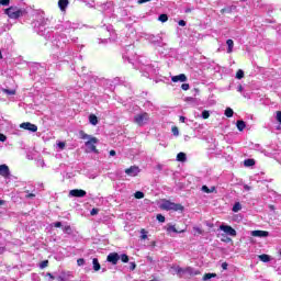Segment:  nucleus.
I'll use <instances>...</instances> for the list:
<instances>
[{
	"label": "nucleus",
	"mask_w": 281,
	"mask_h": 281,
	"mask_svg": "<svg viewBox=\"0 0 281 281\" xmlns=\"http://www.w3.org/2000/svg\"><path fill=\"white\" fill-rule=\"evenodd\" d=\"M4 14L9 19H20L21 23H27L31 21V27L35 34L43 36L46 41H50L52 49L55 52L46 63H31L30 77L32 80L37 82H44L47 77V70L52 65H55L60 60V56H71L74 53V47L77 52H81L85 48V45L80 44V38L74 35H67L69 32H75L80 27V24L74 23L71 21H65L61 24H57L54 31L53 27H49V19L45 16V12L34 11L32 9H19L16 7H9L4 10Z\"/></svg>",
	"instance_id": "1"
},
{
	"label": "nucleus",
	"mask_w": 281,
	"mask_h": 281,
	"mask_svg": "<svg viewBox=\"0 0 281 281\" xmlns=\"http://www.w3.org/2000/svg\"><path fill=\"white\" fill-rule=\"evenodd\" d=\"M138 60V69L142 71L145 78H153V76H157L159 74V65L158 64H149L148 60L144 57H137Z\"/></svg>",
	"instance_id": "2"
},
{
	"label": "nucleus",
	"mask_w": 281,
	"mask_h": 281,
	"mask_svg": "<svg viewBox=\"0 0 281 281\" xmlns=\"http://www.w3.org/2000/svg\"><path fill=\"white\" fill-rule=\"evenodd\" d=\"M100 12L103 14V25L104 23H108V25H111L110 21L111 19H117V15L115 14V4L113 1H109L105 3H102L99 5Z\"/></svg>",
	"instance_id": "3"
},
{
	"label": "nucleus",
	"mask_w": 281,
	"mask_h": 281,
	"mask_svg": "<svg viewBox=\"0 0 281 281\" xmlns=\"http://www.w3.org/2000/svg\"><path fill=\"white\" fill-rule=\"evenodd\" d=\"M146 41H148V43H150V45H153L154 47H161L162 49H165V52H160V56H166L168 54V49H166V47H168V44L164 42V37L161 36V34L147 35Z\"/></svg>",
	"instance_id": "4"
},
{
	"label": "nucleus",
	"mask_w": 281,
	"mask_h": 281,
	"mask_svg": "<svg viewBox=\"0 0 281 281\" xmlns=\"http://www.w3.org/2000/svg\"><path fill=\"white\" fill-rule=\"evenodd\" d=\"M122 58L124 63H128L130 65L135 66V60L137 58V54H135V45L130 44L125 46L122 52Z\"/></svg>",
	"instance_id": "5"
},
{
	"label": "nucleus",
	"mask_w": 281,
	"mask_h": 281,
	"mask_svg": "<svg viewBox=\"0 0 281 281\" xmlns=\"http://www.w3.org/2000/svg\"><path fill=\"white\" fill-rule=\"evenodd\" d=\"M79 135H80V139H88L85 143V146L87 148H89L92 153H98V148L95 147V144H98V142H100V140L95 136H91V135L85 133V131H80Z\"/></svg>",
	"instance_id": "6"
},
{
	"label": "nucleus",
	"mask_w": 281,
	"mask_h": 281,
	"mask_svg": "<svg viewBox=\"0 0 281 281\" xmlns=\"http://www.w3.org/2000/svg\"><path fill=\"white\" fill-rule=\"evenodd\" d=\"M124 262V263H128V255L126 254H121L120 252H110L106 256V262H109L110 265H112L113 267H115V265H117V262Z\"/></svg>",
	"instance_id": "7"
},
{
	"label": "nucleus",
	"mask_w": 281,
	"mask_h": 281,
	"mask_svg": "<svg viewBox=\"0 0 281 281\" xmlns=\"http://www.w3.org/2000/svg\"><path fill=\"white\" fill-rule=\"evenodd\" d=\"M103 27H104L103 30H106L110 37H108V38H98V44L99 45H109V43H111V42H113L117 38V34L115 33V30H113L112 24L106 25V23H104Z\"/></svg>",
	"instance_id": "8"
},
{
	"label": "nucleus",
	"mask_w": 281,
	"mask_h": 281,
	"mask_svg": "<svg viewBox=\"0 0 281 281\" xmlns=\"http://www.w3.org/2000/svg\"><path fill=\"white\" fill-rule=\"evenodd\" d=\"M160 209L166 210V212H183L186 210L183 205L171 202L170 200H162Z\"/></svg>",
	"instance_id": "9"
},
{
	"label": "nucleus",
	"mask_w": 281,
	"mask_h": 281,
	"mask_svg": "<svg viewBox=\"0 0 281 281\" xmlns=\"http://www.w3.org/2000/svg\"><path fill=\"white\" fill-rule=\"evenodd\" d=\"M120 82V78L114 79H100V86L103 87V89H109V91H113L115 89V85Z\"/></svg>",
	"instance_id": "10"
},
{
	"label": "nucleus",
	"mask_w": 281,
	"mask_h": 281,
	"mask_svg": "<svg viewBox=\"0 0 281 281\" xmlns=\"http://www.w3.org/2000/svg\"><path fill=\"white\" fill-rule=\"evenodd\" d=\"M149 120L150 114H148V112H142L134 116V123L137 124V126H145V124L149 122Z\"/></svg>",
	"instance_id": "11"
},
{
	"label": "nucleus",
	"mask_w": 281,
	"mask_h": 281,
	"mask_svg": "<svg viewBox=\"0 0 281 281\" xmlns=\"http://www.w3.org/2000/svg\"><path fill=\"white\" fill-rule=\"evenodd\" d=\"M117 13L125 23H135V16L131 15L125 8H119Z\"/></svg>",
	"instance_id": "12"
},
{
	"label": "nucleus",
	"mask_w": 281,
	"mask_h": 281,
	"mask_svg": "<svg viewBox=\"0 0 281 281\" xmlns=\"http://www.w3.org/2000/svg\"><path fill=\"white\" fill-rule=\"evenodd\" d=\"M220 231L224 232L225 236H231L232 238H236V236H238V233L234 229V227L227 224H221Z\"/></svg>",
	"instance_id": "13"
},
{
	"label": "nucleus",
	"mask_w": 281,
	"mask_h": 281,
	"mask_svg": "<svg viewBox=\"0 0 281 281\" xmlns=\"http://www.w3.org/2000/svg\"><path fill=\"white\" fill-rule=\"evenodd\" d=\"M69 196L75 199H85V196H87V191L82 189H72L69 191Z\"/></svg>",
	"instance_id": "14"
},
{
	"label": "nucleus",
	"mask_w": 281,
	"mask_h": 281,
	"mask_svg": "<svg viewBox=\"0 0 281 281\" xmlns=\"http://www.w3.org/2000/svg\"><path fill=\"white\" fill-rule=\"evenodd\" d=\"M0 177H3V179H10L12 177L10 167L7 164L0 165Z\"/></svg>",
	"instance_id": "15"
},
{
	"label": "nucleus",
	"mask_w": 281,
	"mask_h": 281,
	"mask_svg": "<svg viewBox=\"0 0 281 281\" xmlns=\"http://www.w3.org/2000/svg\"><path fill=\"white\" fill-rule=\"evenodd\" d=\"M20 128H23L24 131H30V133H36L38 131V126L36 124H32L30 122H24L20 125Z\"/></svg>",
	"instance_id": "16"
},
{
	"label": "nucleus",
	"mask_w": 281,
	"mask_h": 281,
	"mask_svg": "<svg viewBox=\"0 0 281 281\" xmlns=\"http://www.w3.org/2000/svg\"><path fill=\"white\" fill-rule=\"evenodd\" d=\"M142 172V169H139L137 166H131L130 168L125 169V175L127 177H137Z\"/></svg>",
	"instance_id": "17"
},
{
	"label": "nucleus",
	"mask_w": 281,
	"mask_h": 281,
	"mask_svg": "<svg viewBox=\"0 0 281 281\" xmlns=\"http://www.w3.org/2000/svg\"><path fill=\"white\" fill-rule=\"evenodd\" d=\"M30 189H26L23 194L24 199H36V189L34 186H29Z\"/></svg>",
	"instance_id": "18"
},
{
	"label": "nucleus",
	"mask_w": 281,
	"mask_h": 281,
	"mask_svg": "<svg viewBox=\"0 0 281 281\" xmlns=\"http://www.w3.org/2000/svg\"><path fill=\"white\" fill-rule=\"evenodd\" d=\"M250 236L255 238H269V232L267 231H251Z\"/></svg>",
	"instance_id": "19"
},
{
	"label": "nucleus",
	"mask_w": 281,
	"mask_h": 281,
	"mask_svg": "<svg viewBox=\"0 0 281 281\" xmlns=\"http://www.w3.org/2000/svg\"><path fill=\"white\" fill-rule=\"evenodd\" d=\"M173 82H188V77L186 74H180L171 77Z\"/></svg>",
	"instance_id": "20"
},
{
	"label": "nucleus",
	"mask_w": 281,
	"mask_h": 281,
	"mask_svg": "<svg viewBox=\"0 0 281 281\" xmlns=\"http://www.w3.org/2000/svg\"><path fill=\"white\" fill-rule=\"evenodd\" d=\"M58 8L61 12H67V8H69V0H58Z\"/></svg>",
	"instance_id": "21"
},
{
	"label": "nucleus",
	"mask_w": 281,
	"mask_h": 281,
	"mask_svg": "<svg viewBox=\"0 0 281 281\" xmlns=\"http://www.w3.org/2000/svg\"><path fill=\"white\" fill-rule=\"evenodd\" d=\"M184 273H188V276H201V271L192 267L184 268Z\"/></svg>",
	"instance_id": "22"
},
{
	"label": "nucleus",
	"mask_w": 281,
	"mask_h": 281,
	"mask_svg": "<svg viewBox=\"0 0 281 281\" xmlns=\"http://www.w3.org/2000/svg\"><path fill=\"white\" fill-rule=\"evenodd\" d=\"M236 128L239 131V133H243V131H245V128H247V123L243 120H237Z\"/></svg>",
	"instance_id": "23"
},
{
	"label": "nucleus",
	"mask_w": 281,
	"mask_h": 281,
	"mask_svg": "<svg viewBox=\"0 0 281 281\" xmlns=\"http://www.w3.org/2000/svg\"><path fill=\"white\" fill-rule=\"evenodd\" d=\"M92 269L93 271L98 272L102 269V265H100V260L98 258H92Z\"/></svg>",
	"instance_id": "24"
},
{
	"label": "nucleus",
	"mask_w": 281,
	"mask_h": 281,
	"mask_svg": "<svg viewBox=\"0 0 281 281\" xmlns=\"http://www.w3.org/2000/svg\"><path fill=\"white\" fill-rule=\"evenodd\" d=\"M88 120H89V123L92 125V126H98L99 124V120H98V116L95 114H90L88 116Z\"/></svg>",
	"instance_id": "25"
},
{
	"label": "nucleus",
	"mask_w": 281,
	"mask_h": 281,
	"mask_svg": "<svg viewBox=\"0 0 281 281\" xmlns=\"http://www.w3.org/2000/svg\"><path fill=\"white\" fill-rule=\"evenodd\" d=\"M202 192H204L205 194H212L213 192H216V187H207V186H202L201 188Z\"/></svg>",
	"instance_id": "26"
},
{
	"label": "nucleus",
	"mask_w": 281,
	"mask_h": 281,
	"mask_svg": "<svg viewBox=\"0 0 281 281\" xmlns=\"http://www.w3.org/2000/svg\"><path fill=\"white\" fill-rule=\"evenodd\" d=\"M177 161L184 164V161H188V155H186V153H183V151L178 153Z\"/></svg>",
	"instance_id": "27"
},
{
	"label": "nucleus",
	"mask_w": 281,
	"mask_h": 281,
	"mask_svg": "<svg viewBox=\"0 0 281 281\" xmlns=\"http://www.w3.org/2000/svg\"><path fill=\"white\" fill-rule=\"evenodd\" d=\"M227 45V54H232L234 52V40H226Z\"/></svg>",
	"instance_id": "28"
},
{
	"label": "nucleus",
	"mask_w": 281,
	"mask_h": 281,
	"mask_svg": "<svg viewBox=\"0 0 281 281\" xmlns=\"http://www.w3.org/2000/svg\"><path fill=\"white\" fill-rule=\"evenodd\" d=\"M167 232H172L173 234H183L186 231H177V227L172 224L167 226Z\"/></svg>",
	"instance_id": "29"
},
{
	"label": "nucleus",
	"mask_w": 281,
	"mask_h": 281,
	"mask_svg": "<svg viewBox=\"0 0 281 281\" xmlns=\"http://www.w3.org/2000/svg\"><path fill=\"white\" fill-rule=\"evenodd\" d=\"M258 259L261 262H271V256L267 255V254H262L258 256Z\"/></svg>",
	"instance_id": "30"
},
{
	"label": "nucleus",
	"mask_w": 281,
	"mask_h": 281,
	"mask_svg": "<svg viewBox=\"0 0 281 281\" xmlns=\"http://www.w3.org/2000/svg\"><path fill=\"white\" fill-rule=\"evenodd\" d=\"M254 8H259V10H265L267 8V4L262 0H257L254 2Z\"/></svg>",
	"instance_id": "31"
},
{
	"label": "nucleus",
	"mask_w": 281,
	"mask_h": 281,
	"mask_svg": "<svg viewBox=\"0 0 281 281\" xmlns=\"http://www.w3.org/2000/svg\"><path fill=\"white\" fill-rule=\"evenodd\" d=\"M244 166L246 168H251V166H256V160L252 158H248L244 160Z\"/></svg>",
	"instance_id": "32"
},
{
	"label": "nucleus",
	"mask_w": 281,
	"mask_h": 281,
	"mask_svg": "<svg viewBox=\"0 0 281 281\" xmlns=\"http://www.w3.org/2000/svg\"><path fill=\"white\" fill-rule=\"evenodd\" d=\"M212 278H218V274L214 272H207L203 276V281L212 280Z\"/></svg>",
	"instance_id": "33"
},
{
	"label": "nucleus",
	"mask_w": 281,
	"mask_h": 281,
	"mask_svg": "<svg viewBox=\"0 0 281 281\" xmlns=\"http://www.w3.org/2000/svg\"><path fill=\"white\" fill-rule=\"evenodd\" d=\"M243 210V204L240 202H235L232 209V212L238 213Z\"/></svg>",
	"instance_id": "34"
},
{
	"label": "nucleus",
	"mask_w": 281,
	"mask_h": 281,
	"mask_svg": "<svg viewBox=\"0 0 281 281\" xmlns=\"http://www.w3.org/2000/svg\"><path fill=\"white\" fill-rule=\"evenodd\" d=\"M173 269H175L177 276H179V278H183V274H182V273H184L186 268H181V266H177V267L173 268Z\"/></svg>",
	"instance_id": "35"
},
{
	"label": "nucleus",
	"mask_w": 281,
	"mask_h": 281,
	"mask_svg": "<svg viewBox=\"0 0 281 281\" xmlns=\"http://www.w3.org/2000/svg\"><path fill=\"white\" fill-rule=\"evenodd\" d=\"M2 93H5L7 95H16V90L15 89L2 88Z\"/></svg>",
	"instance_id": "36"
},
{
	"label": "nucleus",
	"mask_w": 281,
	"mask_h": 281,
	"mask_svg": "<svg viewBox=\"0 0 281 281\" xmlns=\"http://www.w3.org/2000/svg\"><path fill=\"white\" fill-rule=\"evenodd\" d=\"M63 232H64V234H67L68 236H71V234H74V229L71 228L70 225L64 226Z\"/></svg>",
	"instance_id": "37"
},
{
	"label": "nucleus",
	"mask_w": 281,
	"mask_h": 281,
	"mask_svg": "<svg viewBox=\"0 0 281 281\" xmlns=\"http://www.w3.org/2000/svg\"><path fill=\"white\" fill-rule=\"evenodd\" d=\"M235 78H236L237 80H243V78H245V70L238 69L237 72H236Z\"/></svg>",
	"instance_id": "38"
},
{
	"label": "nucleus",
	"mask_w": 281,
	"mask_h": 281,
	"mask_svg": "<svg viewBox=\"0 0 281 281\" xmlns=\"http://www.w3.org/2000/svg\"><path fill=\"white\" fill-rule=\"evenodd\" d=\"M224 115L226 117H234V110L232 108H226Z\"/></svg>",
	"instance_id": "39"
},
{
	"label": "nucleus",
	"mask_w": 281,
	"mask_h": 281,
	"mask_svg": "<svg viewBox=\"0 0 281 281\" xmlns=\"http://www.w3.org/2000/svg\"><path fill=\"white\" fill-rule=\"evenodd\" d=\"M158 21H160V23H167V21H168V14L161 13V14L158 16Z\"/></svg>",
	"instance_id": "40"
},
{
	"label": "nucleus",
	"mask_w": 281,
	"mask_h": 281,
	"mask_svg": "<svg viewBox=\"0 0 281 281\" xmlns=\"http://www.w3.org/2000/svg\"><path fill=\"white\" fill-rule=\"evenodd\" d=\"M200 117H202V120H209L210 119V111L203 110Z\"/></svg>",
	"instance_id": "41"
},
{
	"label": "nucleus",
	"mask_w": 281,
	"mask_h": 281,
	"mask_svg": "<svg viewBox=\"0 0 281 281\" xmlns=\"http://www.w3.org/2000/svg\"><path fill=\"white\" fill-rule=\"evenodd\" d=\"M42 276H44V278H49L48 281L56 280V277H54V274H52V272H43Z\"/></svg>",
	"instance_id": "42"
},
{
	"label": "nucleus",
	"mask_w": 281,
	"mask_h": 281,
	"mask_svg": "<svg viewBox=\"0 0 281 281\" xmlns=\"http://www.w3.org/2000/svg\"><path fill=\"white\" fill-rule=\"evenodd\" d=\"M268 16H271V14H273V5L269 4V5H266L265 8Z\"/></svg>",
	"instance_id": "43"
},
{
	"label": "nucleus",
	"mask_w": 281,
	"mask_h": 281,
	"mask_svg": "<svg viewBox=\"0 0 281 281\" xmlns=\"http://www.w3.org/2000/svg\"><path fill=\"white\" fill-rule=\"evenodd\" d=\"M156 220L158 221V223H166V216H164V214L161 213L156 215Z\"/></svg>",
	"instance_id": "44"
},
{
	"label": "nucleus",
	"mask_w": 281,
	"mask_h": 281,
	"mask_svg": "<svg viewBox=\"0 0 281 281\" xmlns=\"http://www.w3.org/2000/svg\"><path fill=\"white\" fill-rule=\"evenodd\" d=\"M77 265L79 267H85V265H87V260H85V258H79L77 259Z\"/></svg>",
	"instance_id": "45"
},
{
	"label": "nucleus",
	"mask_w": 281,
	"mask_h": 281,
	"mask_svg": "<svg viewBox=\"0 0 281 281\" xmlns=\"http://www.w3.org/2000/svg\"><path fill=\"white\" fill-rule=\"evenodd\" d=\"M48 265H49V260H43V261L38 265V267H40V269H45L46 267H48Z\"/></svg>",
	"instance_id": "46"
},
{
	"label": "nucleus",
	"mask_w": 281,
	"mask_h": 281,
	"mask_svg": "<svg viewBox=\"0 0 281 281\" xmlns=\"http://www.w3.org/2000/svg\"><path fill=\"white\" fill-rule=\"evenodd\" d=\"M254 150H258L259 153H265V148L260 144L254 145Z\"/></svg>",
	"instance_id": "47"
},
{
	"label": "nucleus",
	"mask_w": 281,
	"mask_h": 281,
	"mask_svg": "<svg viewBox=\"0 0 281 281\" xmlns=\"http://www.w3.org/2000/svg\"><path fill=\"white\" fill-rule=\"evenodd\" d=\"M221 14H232V8L226 7L221 10Z\"/></svg>",
	"instance_id": "48"
},
{
	"label": "nucleus",
	"mask_w": 281,
	"mask_h": 281,
	"mask_svg": "<svg viewBox=\"0 0 281 281\" xmlns=\"http://www.w3.org/2000/svg\"><path fill=\"white\" fill-rule=\"evenodd\" d=\"M140 234H142V235H140V239H142V240H146V238H148V233L146 232V229L143 228V229L140 231Z\"/></svg>",
	"instance_id": "49"
},
{
	"label": "nucleus",
	"mask_w": 281,
	"mask_h": 281,
	"mask_svg": "<svg viewBox=\"0 0 281 281\" xmlns=\"http://www.w3.org/2000/svg\"><path fill=\"white\" fill-rule=\"evenodd\" d=\"M134 196H135L136 199H144L145 194H144L143 191H136V192L134 193Z\"/></svg>",
	"instance_id": "50"
},
{
	"label": "nucleus",
	"mask_w": 281,
	"mask_h": 281,
	"mask_svg": "<svg viewBox=\"0 0 281 281\" xmlns=\"http://www.w3.org/2000/svg\"><path fill=\"white\" fill-rule=\"evenodd\" d=\"M10 5V0H0V8H5Z\"/></svg>",
	"instance_id": "51"
},
{
	"label": "nucleus",
	"mask_w": 281,
	"mask_h": 281,
	"mask_svg": "<svg viewBox=\"0 0 281 281\" xmlns=\"http://www.w3.org/2000/svg\"><path fill=\"white\" fill-rule=\"evenodd\" d=\"M222 236L224 237V238L221 239L222 243H232V238H231V237H228V236L225 235V234H222Z\"/></svg>",
	"instance_id": "52"
},
{
	"label": "nucleus",
	"mask_w": 281,
	"mask_h": 281,
	"mask_svg": "<svg viewBox=\"0 0 281 281\" xmlns=\"http://www.w3.org/2000/svg\"><path fill=\"white\" fill-rule=\"evenodd\" d=\"M50 227L60 228V227H63V222H53V223L50 224Z\"/></svg>",
	"instance_id": "53"
},
{
	"label": "nucleus",
	"mask_w": 281,
	"mask_h": 281,
	"mask_svg": "<svg viewBox=\"0 0 281 281\" xmlns=\"http://www.w3.org/2000/svg\"><path fill=\"white\" fill-rule=\"evenodd\" d=\"M276 121L281 125V111H277Z\"/></svg>",
	"instance_id": "54"
},
{
	"label": "nucleus",
	"mask_w": 281,
	"mask_h": 281,
	"mask_svg": "<svg viewBox=\"0 0 281 281\" xmlns=\"http://www.w3.org/2000/svg\"><path fill=\"white\" fill-rule=\"evenodd\" d=\"M171 133H172L176 137L179 136V127L173 126V127L171 128Z\"/></svg>",
	"instance_id": "55"
},
{
	"label": "nucleus",
	"mask_w": 281,
	"mask_h": 281,
	"mask_svg": "<svg viewBox=\"0 0 281 281\" xmlns=\"http://www.w3.org/2000/svg\"><path fill=\"white\" fill-rule=\"evenodd\" d=\"M65 146H66L65 142L57 143V147L59 148V150H65Z\"/></svg>",
	"instance_id": "56"
},
{
	"label": "nucleus",
	"mask_w": 281,
	"mask_h": 281,
	"mask_svg": "<svg viewBox=\"0 0 281 281\" xmlns=\"http://www.w3.org/2000/svg\"><path fill=\"white\" fill-rule=\"evenodd\" d=\"M100 212V210L99 209H92L91 211H90V215L91 216H98V213Z\"/></svg>",
	"instance_id": "57"
},
{
	"label": "nucleus",
	"mask_w": 281,
	"mask_h": 281,
	"mask_svg": "<svg viewBox=\"0 0 281 281\" xmlns=\"http://www.w3.org/2000/svg\"><path fill=\"white\" fill-rule=\"evenodd\" d=\"M135 269H137V263L134 261L130 262V271H135Z\"/></svg>",
	"instance_id": "58"
},
{
	"label": "nucleus",
	"mask_w": 281,
	"mask_h": 281,
	"mask_svg": "<svg viewBox=\"0 0 281 281\" xmlns=\"http://www.w3.org/2000/svg\"><path fill=\"white\" fill-rule=\"evenodd\" d=\"M193 232H196V234H199V235L203 234V229L199 226L193 227Z\"/></svg>",
	"instance_id": "59"
},
{
	"label": "nucleus",
	"mask_w": 281,
	"mask_h": 281,
	"mask_svg": "<svg viewBox=\"0 0 281 281\" xmlns=\"http://www.w3.org/2000/svg\"><path fill=\"white\" fill-rule=\"evenodd\" d=\"M181 89H182L183 91L190 90V83H182V85H181Z\"/></svg>",
	"instance_id": "60"
},
{
	"label": "nucleus",
	"mask_w": 281,
	"mask_h": 281,
	"mask_svg": "<svg viewBox=\"0 0 281 281\" xmlns=\"http://www.w3.org/2000/svg\"><path fill=\"white\" fill-rule=\"evenodd\" d=\"M241 95H243L244 98H247L248 100L251 99V92L244 91V92L241 93Z\"/></svg>",
	"instance_id": "61"
},
{
	"label": "nucleus",
	"mask_w": 281,
	"mask_h": 281,
	"mask_svg": "<svg viewBox=\"0 0 281 281\" xmlns=\"http://www.w3.org/2000/svg\"><path fill=\"white\" fill-rule=\"evenodd\" d=\"M178 25H180V27H186V25H188V22H186V20H179Z\"/></svg>",
	"instance_id": "62"
},
{
	"label": "nucleus",
	"mask_w": 281,
	"mask_h": 281,
	"mask_svg": "<svg viewBox=\"0 0 281 281\" xmlns=\"http://www.w3.org/2000/svg\"><path fill=\"white\" fill-rule=\"evenodd\" d=\"M32 280L33 281H41V277L38 274H36V273H33L32 274Z\"/></svg>",
	"instance_id": "63"
},
{
	"label": "nucleus",
	"mask_w": 281,
	"mask_h": 281,
	"mask_svg": "<svg viewBox=\"0 0 281 281\" xmlns=\"http://www.w3.org/2000/svg\"><path fill=\"white\" fill-rule=\"evenodd\" d=\"M8 136H5V134L0 133V142H7Z\"/></svg>",
	"instance_id": "64"
}]
</instances>
